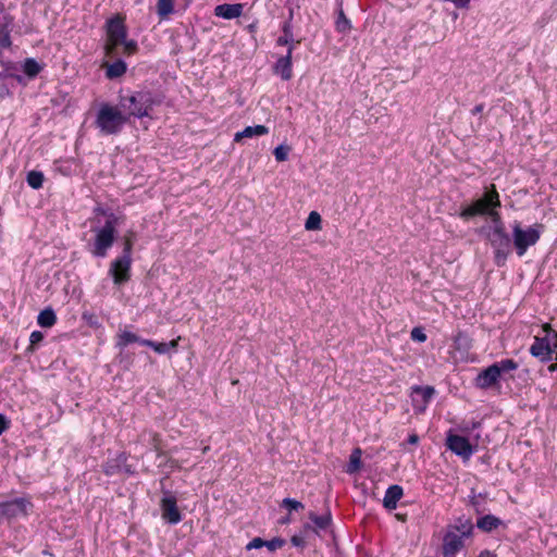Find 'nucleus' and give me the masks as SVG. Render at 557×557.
Instances as JSON below:
<instances>
[{
    "label": "nucleus",
    "mask_w": 557,
    "mask_h": 557,
    "mask_svg": "<svg viewBox=\"0 0 557 557\" xmlns=\"http://www.w3.org/2000/svg\"><path fill=\"white\" fill-rule=\"evenodd\" d=\"M127 121L121 107L104 103L97 113L95 124L103 135H115L121 132Z\"/></svg>",
    "instance_id": "nucleus-2"
},
{
    "label": "nucleus",
    "mask_w": 557,
    "mask_h": 557,
    "mask_svg": "<svg viewBox=\"0 0 557 557\" xmlns=\"http://www.w3.org/2000/svg\"><path fill=\"white\" fill-rule=\"evenodd\" d=\"M486 215L492 220V226L488 230H506L500 214L495 209H492Z\"/></svg>",
    "instance_id": "nucleus-36"
},
{
    "label": "nucleus",
    "mask_w": 557,
    "mask_h": 557,
    "mask_svg": "<svg viewBox=\"0 0 557 557\" xmlns=\"http://www.w3.org/2000/svg\"><path fill=\"white\" fill-rule=\"evenodd\" d=\"M26 181L32 188L38 189L44 184V174L39 171H30L27 174Z\"/></svg>",
    "instance_id": "nucleus-33"
},
{
    "label": "nucleus",
    "mask_w": 557,
    "mask_h": 557,
    "mask_svg": "<svg viewBox=\"0 0 557 557\" xmlns=\"http://www.w3.org/2000/svg\"><path fill=\"white\" fill-rule=\"evenodd\" d=\"M140 344L144 346L151 347L158 354H166L168 352L166 343H156L150 339H143L140 342Z\"/></svg>",
    "instance_id": "nucleus-38"
},
{
    "label": "nucleus",
    "mask_w": 557,
    "mask_h": 557,
    "mask_svg": "<svg viewBox=\"0 0 557 557\" xmlns=\"http://www.w3.org/2000/svg\"><path fill=\"white\" fill-rule=\"evenodd\" d=\"M483 109H484V106L482 103H480L472 109V114H479L483 111Z\"/></svg>",
    "instance_id": "nucleus-53"
},
{
    "label": "nucleus",
    "mask_w": 557,
    "mask_h": 557,
    "mask_svg": "<svg viewBox=\"0 0 557 557\" xmlns=\"http://www.w3.org/2000/svg\"><path fill=\"white\" fill-rule=\"evenodd\" d=\"M486 238L494 250V262L497 267H504L511 253L512 239L506 230H488Z\"/></svg>",
    "instance_id": "nucleus-7"
},
{
    "label": "nucleus",
    "mask_w": 557,
    "mask_h": 557,
    "mask_svg": "<svg viewBox=\"0 0 557 557\" xmlns=\"http://www.w3.org/2000/svg\"><path fill=\"white\" fill-rule=\"evenodd\" d=\"M350 28V23L345 16L344 11L341 10L336 20V29L341 33H345Z\"/></svg>",
    "instance_id": "nucleus-39"
},
{
    "label": "nucleus",
    "mask_w": 557,
    "mask_h": 557,
    "mask_svg": "<svg viewBox=\"0 0 557 557\" xmlns=\"http://www.w3.org/2000/svg\"><path fill=\"white\" fill-rule=\"evenodd\" d=\"M500 524V520L492 515L480 518L476 522L479 529L490 532Z\"/></svg>",
    "instance_id": "nucleus-24"
},
{
    "label": "nucleus",
    "mask_w": 557,
    "mask_h": 557,
    "mask_svg": "<svg viewBox=\"0 0 557 557\" xmlns=\"http://www.w3.org/2000/svg\"><path fill=\"white\" fill-rule=\"evenodd\" d=\"M169 462L171 463V467H177V468H180L177 460L169 459Z\"/></svg>",
    "instance_id": "nucleus-55"
},
{
    "label": "nucleus",
    "mask_w": 557,
    "mask_h": 557,
    "mask_svg": "<svg viewBox=\"0 0 557 557\" xmlns=\"http://www.w3.org/2000/svg\"><path fill=\"white\" fill-rule=\"evenodd\" d=\"M435 391L432 386H413L412 387V401L417 404L419 400L414 396H419L421 398L420 408L423 410Z\"/></svg>",
    "instance_id": "nucleus-20"
},
{
    "label": "nucleus",
    "mask_w": 557,
    "mask_h": 557,
    "mask_svg": "<svg viewBox=\"0 0 557 557\" xmlns=\"http://www.w3.org/2000/svg\"><path fill=\"white\" fill-rule=\"evenodd\" d=\"M548 371L549 372H555L557 371V362H554L552 364L548 366Z\"/></svg>",
    "instance_id": "nucleus-54"
},
{
    "label": "nucleus",
    "mask_w": 557,
    "mask_h": 557,
    "mask_svg": "<svg viewBox=\"0 0 557 557\" xmlns=\"http://www.w3.org/2000/svg\"><path fill=\"white\" fill-rule=\"evenodd\" d=\"M210 447L209 446H206L202 448V454H207L209 451Z\"/></svg>",
    "instance_id": "nucleus-56"
},
{
    "label": "nucleus",
    "mask_w": 557,
    "mask_h": 557,
    "mask_svg": "<svg viewBox=\"0 0 557 557\" xmlns=\"http://www.w3.org/2000/svg\"><path fill=\"white\" fill-rule=\"evenodd\" d=\"M244 4L242 3H223L214 8V14L225 20L239 17L243 14Z\"/></svg>",
    "instance_id": "nucleus-16"
},
{
    "label": "nucleus",
    "mask_w": 557,
    "mask_h": 557,
    "mask_svg": "<svg viewBox=\"0 0 557 557\" xmlns=\"http://www.w3.org/2000/svg\"><path fill=\"white\" fill-rule=\"evenodd\" d=\"M500 207L498 191L495 185H491L490 189L484 195L474 200L472 203L466 206L459 213L462 220H469L476 215H486L492 209Z\"/></svg>",
    "instance_id": "nucleus-5"
},
{
    "label": "nucleus",
    "mask_w": 557,
    "mask_h": 557,
    "mask_svg": "<svg viewBox=\"0 0 557 557\" xmlns=\"http://www.w3.org/2000/svg\"><path fill=\"white\" fill-rule=\"evenodd\" d=\"M530 354L542 362L555 359L550 337L548 335H545L544 337L535 336L534 342L530 347Z\"/></svg>",
    "instance_id": "nucleus-11"
},
{
    "label": "nucleus",
    "mask_w": 557,
    "mask_h": 557,
    "mask_svg": "<svg viewBox=\"0 0 557 557\" xmlns=\"http://www.w3.org/2000/svg\"><path fill=\"white\" fill-rule=\"evenodd\" d=\"M162 518L171 524H176L182 520V515L176 505L174 496H166L161 499Z\"/></svg>",
    "instance_id": "nucleus-13"
},
{
    "label": "nucleus",
    "mask_w": 557,
    "mask_h": 557,
    "mask_svg": "<svg viewBox=\"0 0 557 557\" xmlns=\"http://www.w3.org/2000/svg\"><path fill=\"white\" fill-rule=\"evenodd\" d=\"M493 366H496L499 369V376L503 373H507L509 371H513V370L518 369V363L516 361H513L512 359H504V360H500L499 362L493 363Z\"/></svg>",
    "instance_id": "nucleus-35"
},
{
    "label": "nucleus",
    "mask_w": 557,
    "mask_h": 557,
    "mask_svg": "<svg viewBox=\"0 0 557 557\" xmlns=\"http://www.w3.org/2000/svg\"><path fill=\"white\" fill-rule=\"evenodd\" d=\"M174 11V0H158L157 13L161 20L168 18Z\"/></svg>",
    "instance_id": "nucleus-26"
},
{
    "label": "nucleus",
    "mask_w": 557,
    "mask_h": 557,
    "mask_svg": "<svg viewBox=\"0 0 557 557\" xmlns=\"http://www.w3.org/2000/svg\"><path fill=\"white\" fill-rule=\"evenodd\" d=\"M282 505L289 510H298L304 508V505L300 502L292 498L283 499Z\"/></svg>",
    "instance_id": "nucleus-42"
},
{
    "label": "nucleus",
    "mask_w": 557,
    "mask_h": 557,
    "mask_svg": "<svg viewBox=\"0 0 557 557\" xmlns=\"http://www.w3.org/2000/svg\"><path fill=\"white\" fill-rule=\"evenodd\" d=\"M419 442V436L417 434H410L409 437H408V443L409 444H412V445H416L418 444Z\"/></svg>",
    "instance_id": "nucleus-52"
},
{
    "label": "nucleus",
    "mask_w": 557,
    "mask_h": 557,
    "mask_svg": "<svg viewBox=\"0 0 557 557\" xmlns=\"http://www.w3.org/2000/svg\"><path fill=\"white\" fill-rule=\"evenodd\" d=\"M499 369L491 364L484 369L475 379V385L480 388L486 389L495 385L499 380Z\"/></svg>",
    "instance_id": "nucleus-15"
},
{
    "label": "nucleus",
    "mask_w": 557,
    "mask_h": 557,
    "mask_svg": "<svg viewBox=\"0 0 557 557\" xmlns=\"http://www.w3.org/2000/svg\"><path fill=\"white\" fill-rule=\"evenodd\" d=\"M12 45L8 24L0 23V50L8 49Z\"/></svg>",
    "instance_id": "nucleus-34"
},
{
    "label": "nucleus",
    "mask_w": 557,
    "mask_h": 557,
    "mask_svg": "<svg viewBox=\"0 0 557 557\" xmlns=\"http://www.w3.org/2000/svg\"><path fill=\"white\" fill-rule=\"evenodd\" d=\"M95 212L104 215L107 220L102 226L94 228L95 239L90 252L95 257L104 258L115 242L116 227L123 222V216L108 212L101 207H97Z\"/></svg>",
    "instance_id": "nucleus-1"
},
{
    "label": "nucleus",
    "mask_w": 557,
    "mask_h": 557,
    "mask_svg": "<svg viewBox=\"0 0 557 557\" xmlns=\"http://www.w3.org/2000/svg\"><path fill=\"white\" fill-rule=\"evenodd\" d=\"M309 519L314 523L318 530H325L331 523V515L318 516L314 512L309 513Z\"/></svg>",
    "instance_id": "nucleus-30"
},
{
    "label": "nucleus",
    "mask_w": 557,
    "mask_h": 557,
    "mask_svg": "<svg viewBox=\"0 0 557 557\" xmlns=\"http://www.w3.org/2000/svg\"><path fill=\"white\" fill-rule=\"evenodd\" d=\"M121 46H123V52L126 55H132V54L136 53L138 50V45L133 39L127 40V38H126L125 41H123L121 44Z\"/></svg>",
    "instance_id": "nucleus-41"
},
{
    "label": "nucleus",
    "mask_w": 557,
    "mask_h": 557,
    "mask_svg": "<svg viewBox=\"0 0 557 557\" xmlns=\"http://www.w3.org/2000/svg\"><path fill=\"white\" fill-rule=\"evenodd\" d=\"M132 257L121 256L111 262L109 273L116 285H121L131 278Z\"/></svg>",
    "instance_id": "nucleus-9"
},
{
    "label": "nucleus",
    "mask_w": 557,
    "mask_h": 557,
    "mask_svg": "<svg viewBox=\"0 0 557 557\" xmlns=\"http://www.w3.org/2000/svg\"><path fill=\"white\" fill-rule=\"evenodd\" d=\"M136 240V233L128 230L123 237V256L132 257L133 247Z\"/></svg>",
    "instance_id": "nucleus-28"
},
{
    "label": "nucleus",
    "mask_w": 557,
    "mask_h": 557,
    "mask_svg": "<svg viewBox=\"0 0 557 557\" xmlns=\"http://www.w3.org/2000/svg\"><path fill=\"white\" fill-rule=\"evenodd\" d=\"M403 487L399 485H391L386 492L383 499V505L386 509H395L397 503L403 497Z\"/></svg>",
    "instance_id": "nucleus-18"
},
{
    "label": "nucleus",
    "mask_w": 557,
    "mask_h": 557,
    "mask_svg": "<svg viewBox=\"0 0 557 557\" xmlns=\"http://www.w3.org/2000/svg\"><path fill=\"white\" fill-rule=\"evenodd\" d=\"M447 529H454L456 530L460 535H462V539L469 537L472 533L473 525L470 520L459 521V524L456 525H449Z\"/></svg>",
    "instance_id": "nucleus-31"
},
{
    "label": "nucleus",
    "mask_w": 557,
    "mask_h": 557,
    "mask_svg": "<svg viewBox=\"0 0 557 557\" xmlns=\"http://www.w3.org/2000/svg\"><path fill=\"white\" fill-rule=\"evenodd\" d=\"M37 322L42 327H51L57 322V315L51 308L44 309L37 317Z\"/></svg>",
    "instance_id": "nucleus-23"
},
{
    "label": "nucleus",
    "mask_w": 557,
    "mask_h": 557,
    "mask_svg": "<svg viewBox=\"0 0 557 557\" xmlns=\"http://www.w3.org/2000/svg\"><path fill=\"white\" fill-rule=\"evenodd\" d=\"M294 50V45H290L289 48H287V53L276 61L274 65V73L280 75L282 79L289 81L293 76V69H292V54Z\"/></svg>",
    "instance_id": "nucleus-14"
},
{
    "label": "nucleus",
    "mask_w": 557,
    "mask_h": 557,
    "mask_svg": "<svg viewBox=\"0 0 557 557\" xmlns=\"http://www.w3.org/2000/svg\"><path fill=\"white\" fill-rule=\"evenodd\" d=\"M141 341L143 339H140L136 334L128 331H123L119 334L117 346L125 347L131 343H140Z\"/></svg>",
    "instance_id": "nucleus-32"
},
{
    "label": "nucleus",
    "mask_w": 557,
    "mask_h": 557,
    "mask_svg": "<svg viewBox=\"0 0 557 557\" xmlns=\"http://www.w3.org/2000/svg\"><path fill=\"white\" fill-rule=\"evenodd\" d=\"M157 101L149 91H137L128 97H121L120 107L126 112L127 119L150 116V111Z\"/></svg>",
    "instance_id": "nucleus-3"
},
{
    "label": "nucleus",
    "mask_w": 557,
    "mask_h": 557,
    "mask_svg": "<svg viewBox=\"0 0 557 557\" xmlns=\"http://www.w3.org/2000/svg\"><path fill=\"white\" fill-rule=\"evenodd\" d=\"M117 469H119V466L116 463H113V462H107L103 466V472L107 475H113L114 473H116Z\"/></svg>",
    "instance_id": "nucleus-46"
},
{
    "label": "nucleus",
    "mask_w": 557,
    "mask_h": 557,
    "mask_svg": "<svg viewBox=\"0 0 557 557\" xmlns=\"http://www.w3.org/2000/svg\"><path fill=\"white\" fill-rule=\"evenodd\" d=\"M106 76L110 79L121 77L125 74L127 66L122 60H116L113 63H106Z\"/></svg>",
    "instance_id": "nucleus-22"
},
{
    "label": "nucleus",
    "mask_w": 557,
    "mask_h": 557,
    "mask_svg": "<svg viewBox=\"0 0 557 557\" xmlns=\"http://www.w3.org/2000/svg\"><path fill=\"white\" fill-rule=\"evenodd\" d=\"M107 40L104 45L106 55L113 58L116 54L117 47L125 41L127 37V27L125 17L116 14L106 22Z\"/></svg>",
    "instance_id": "nucleus-6"
},
{
    "label": "nucleus",
    "mask_w": 557,
    "mask_h": 557,
    "mask_svg": "<svg viewBox=\"0 0 557 557\" xmlns=\"http://www.w3.org/2000/svg\"><path fill=\"white\" fill-rule=\"evenodd\" d=\"M361 449L355 448L350 455L349 463L347 466L346 472L349 474L356 473L361 468Z\"/></svg>",
    "instance_id": "nucleus-25"
},
{
    "label": "nucleus",
    "mask_w": 557,
    "mask_h": 557,
    "mask_svg": "<svg viewBox=\"0 0 557 557\" xmlns=\"http://www.w3.org/2000/svg\"><path fill=\"white\" fill-rule=\"evenodd\" d=\"M512 246L519 257H523L529 247L534 246L541 238L544 225L535 223L527 228H522L521 223L516 221L512 226Z\"/></svg>",
    "instance_id": "nucleus-4"
},
{
    "label": "nucleus",
    "mask_w": 557,
    "mask_h": 557,
    "mask_svg": "<svg viewBox=\"0 0 557 557\" xmlns=\"http://www.w3.org/2000/svg\"><path fill=\"white\" fill-rule=\"evenodd\" d=\"M290 151V147L287 146V145H280L277 146L274 151H273V154L275 157V160L277 162H284L288 159V153Z\"/></svg>",
    "instance_id": "nucleus-37"
},
{
    "label": "nucleus",
    "mask_w": 557,
    "mask_h": 557,
    "mask_svg": "<svg viewBox=\"0 0 557 557\" xmlns=\"http://www.w3.org/2000/svg\"><path fill=\"white\" fill-rule=\"evenodd\" d=\"M550 342H552V347L554 348V352H556V356L554 358L557 360V332L553 333V335L550 337Z\"/></svg>",
    "instance_id": "nucleus-50"
},
{
    "label": "nucleus",
    "mask_w": 557,
    "mask_h": 557,
    "mask_svg": "<svg viewBox=\"0 0 557 557\" xmlns=\"http://www.w3.org/2000/svg\"><path fill=\"white\" fill-rule=\"evenodd\" d=\"M285 541L282 539H273L271 541H265V547H268L269 550L274 552L278 548H281L284 545Z\"/></svg>",
    "instance_id": "nucleus-43"
},
{
    "label": "nucleus",
    "mask_w": 557,
    "mask_h": 557,
    "mask_svg": "<svg viewBox=\"0 0 557 557\" xmlns=\"http://www.w3.org/2000/svg\"><path fill=\"white\" fill-rule=\"evenodd\" d=\"M283 35L280 36L276 40L277 46H290L294 45V48L300 44V40H295L293 30H292V23L290 20L286 21L282 26Z\"/></svg>",
    "instance_id": "nucleus-21"
},
{
    "label": "nucleus",
    "mask_w": 557,
    "mask_h": 557,
    "mask_svg": "<svg viewBox=\"0 0 557 557\" xmlns=\"http://www.w3.org/2000/svg\"><path fill=\"white\" fill-rule=\"evenodd\" d=\"M33 505L28 498L20 497L13 500L0 504V517L7 519L25 517L28 515Z\"/></svg>",
    "instance_id": "nucleus-8"
},
{
    "label": "nucleus",
    "mask_w": 557,
    "mask_h": 557,
    "mask_svg": "<svg viewBox=\"0 0 557 557\" xmlns=\"http://www.w3.org/2000/svg\"><path fill=\"white\" fill-rule=\"evenodd\" d=\"M290 541L294 546H302L305 544L304 537L299 535H294Z\"/></svg>",
    "instance_id": "nucleus-48"
},
{
    "label": "nucleus",
    "mask_w": 557,
    "mask_h": 557,
    "mask_svg": "<svg viewBox=\"0 0 557 557\" xmlns=\"http://www.w3.org/2000/svg\"><path fill=\"white\" fill-rule=\"evenodd\" d=\"M138 440L140 442H147L151 448L157 453L158 457L164 456V451L162 450L161 444L162 438L161 435L153 431H144L139 436Z\"/></svg>",
    "instance_id": "nucleus-17"
},
{
    "label": "nucleus",
    "mask_w": 557,
    "mask_h": 557,
    "mask_svg": "<svg viewBox=\"0 0 557 557\" xmlns=\"http://www.w3.org/2000/svg\"><path fill=\"white\" fill-rule=\"evenodd\" d=\"M9 428V421L5 416L0 414V435Z\"/></svg>",
    "instance_id": "nucleus-47"
},
{
    "label": "nucleus",
    "mask_w": 557,
    "mask_h": 557,
    "mask_svg": "<svg viewBox=\"0 0 557 557\" xmlns=\"http://www.w3.org/2000/svg\"><path fill=\"white\" fill-rule=\"evenodd\" d=\"M265 545V541L262 540L261 537H255L252 539L247 545H246V549L247 550H251V549H255V548H261Z\"/></svg>",
    "instance_id": "nucleus-45"
},
{
    "label": "nucleus",
    "mask_w": 557,
    "mask_h": 557,
    "mask_svg": "<svg viewBox=\"0 0 557 557\" xmlns=\"http://www.w3.org/2000/svg\"><path fill=\"white\" fill-rule=\"evenodd\" d=\"M543 331L546 333V335H548L549 337H552L553 333L555 332L553 329H552V325L549 323H545L543 325Z\"/></svg>",
    "instance_id": "nucleus-51"
},
{
    "label": "nucleus",
    "mask_w": 557,
    "mask_h": 557,
    "mask_svg": "<svg viewBox=\"0 0 557 557\" xmlns=\"http://www.w3.org/2000/svg\"><path fill=\"white\" fill-rule=\"evenodd\" d=\"M178 341H180V337H177L176 339H173L171 341L170 343H166V349H168V352L170 350H175L178 346Z\"/></svg>",
    "instance_id": "nucleus-49"
},
{
    "label": "nucleus",
    "mask_w": 557,
    "mask_h": 557,
    "mask_svg": "<svg viewBox=\"0 0 557 557\" xmlns=\"http://www.w3.org/2000/svg\"><path fill=\"white\" fill-rule=\"evenodd\" d=\"M305 227L307 231H319L322 228V219L317 211H311L306 220Z\"/></svg>",
    "instance_id": "nucleus-29"
},
{
    "label": "nucleus",
    "mask_w": 557,
    "mask_h": 557,
    "mask_svg": "<svg viewBox=\"0 0 557 557\" xmlns=\"http://www.w3.org/2000/svg\"><path fill=\"white\" fill-rule=\"evenodd\" d=\"M44 339V334L40 331L32 332L29 336V346L27 348L28 351H34L36 346Z\"/></svg>",
    "instance_id": "nucleus-40"
},
{
    "label": "nucleus",
    "mask_w": 557,
    "mask_h": 557,
    "mask_svg": "<svg viewBox=\"0 0 557 557\" xmlns=\"http://www.w3.org/2000/svg\"><path fill=\"white\" fill-rule=\"evenodd\" d=\"M446 446L453 453L466 460H468L473 454V448L469 440L460 435L448 434L446 438Z\"/></svg>",
    "instance_id": "nucleus-12"
},
{
    "label": "nucleus",
    "mask_w": 557,
    "mask_h": 557,
    "mask_svg": "<svg viewBox=\"0 0 557 557\" xmlns=\"http://www.w3.org/2000/svg\"><path fill=\"white\" fill-rule=\"evenodd\" d=\"M42 70V66L35 59H26L23 64V72L30 78L36 77Z\"/></svg>",
    "instance_id": "nucleus-27"
},
{
    "label": "nucleus",
    "mask_w": 557,
    "mask_h": 557,
    "mask_svg": "<svg viewBox=\"0 0 557 557\" xmlns=\"http://www.w3.org/2000/svg\"><path fill=\"white\" fill-rule=\"evenodd\" d=\"M465 543L462 535L454 529H447L442 545L443 557H456V555L463 548Z\"/></svg>",
    "instance_id": "nucleus-10"
},
{
    "label": "nucleus",
    "mask_w": 557,
    "mask_h": 557,
    "mask_svg": "<svg viewBox=\"0 0 557 557\" xmlns=\"http://www.w3.org/2000/svg\"><path fill=\"white\" fill-rule=\"evenodd\" d=\"M269 133V128L264 125L247 126L242 132H237L234 136L235 143H240L244 138L253 136H263Z\"/></svg>",
    "instance_id": "nucleus-19"
},
{
    "label": "nucleus",
    "mask_w": 557,
    "mask_h": 557,
    "mask_svg": "<svg viewBox=\"0 0 557 557\" xmlns=\"http://www.w3.org/2000/svg\"><path fill=\"white\" fill-rule=\"evenodd\" d=\"M411 338L413 341L423 343L426 341V335L421 327H413L411 331Z\"/></svg>",
    "instance_id": "nucleus-44"
}]
</instances>
